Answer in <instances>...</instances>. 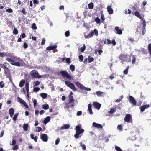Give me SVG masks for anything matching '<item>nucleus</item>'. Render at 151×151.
<instances>
[{"label":"nucleus","instance_id":"31","mask_svg":"<svg viewBox=\"0 0 151 151\" xmlns=\"http://www.w3.org/2000/svg\"><path fill=\"white\" fill-rule=\"evenodd\" d=\"M94 6L92 2H91L88 4V8L90 9H92Z\"/></svg>","mask_w":151,"mask_h":151},{"label":"nucleus","instance_id":"62","mask_svg":"<svg viewBox=\"0 0 151 151\" xmlns=\"http://www.w3.org/2000/svg\"><path fill=\"white\" fill-rule=\"evenodd\" d=\"M16 142L15 140L13 139L12 140V144H11V143H10V144L11 145H12L13 146H14L16 144Z\"/></svg>","mask_w":151,"mask_h":151},{"label":"nucleus","instance_id":"53","mask_svg":"<svg viewBox=\"0 0 151 151\" xmlns=\"http://www.w3.org/2000/svg\"><path fill=\"white\" fill-rule=\"evenodd\" d=\"M94 58H88V61L89 63L92 62L94 60Z\"/></svg>","mask_w":151,"mask_h":151},{"label":"nucleus","instance_id":"13","mask_svg":"<svg viewBox=\"0 0 151 151\" xmlns=\"http://www.w3.org/2000/svg\"><path fill=\"white\" fill-rule=\"evenodd\" d=\"M150 106L149 104L144 105L140 107V111L141 112H143L145 109L148 108Z\"/></svg>","mask_w":151,"mask_h":151},{"label":"nucleus","instance_id":"45","mask_svg":"<svg viewBox=\"0 0 151 151\" xmlns=\"http://www.w3.org/2000/svg\"><path fill=\"white\" fill-rule=\"evenodd\" d=\"M6 12L9 13H12L13 12V10L10 8L6 9Z\"/></svg>","mask_w":151,"mask_h":151},{"label":"nucleus","instance_id":"58","mask_svg":"<svg viewBox=\"0 0 151 151\" xmlns=\"http://www.w3.org/2000/svg\"><path fill=\"white\" fill-rule=\"evenodd\" d=\"M18 148V147L17 145H15L13 148L12 149L13 150H16Z\"/></svg>","mask_w":151,"mask_h":151},{"label":"nucleus","instance_id":"18","mask_svg":"<svg viewBox=\"0 0 151 151\" xmlns=\"http://www.w3.org/2000/svg\"><path fill=\"white\" fill-rule=\"evenodd\" d=\"M57 45H55L52 46H49L47 47L46 49L47 50H53L57 47Z\"/></svg>","mask_w":151,"mask_h":151},{"label":"nucleus","instance_id":"33","mask_svg":"<svg viewBox=\"0 0 151 151\" xmlns=\"http://www.w3.org/2000/svg\"><path fill=\"white\" fill-rule=\"evenodd\" d=\"M148 50L149 51L150 55H151V43H150L148 45Z\"/></svg>","mask_w":151,"mask_h":151},{"label":"nucleus","instance_id":"44","mask_svg":"<svg viewBox=\"0 0 151 151\" xmlns=\"http://www.w3.org/2000/svg\"><path fill=\"white\" fill-rule=\"evenodd\" d=\"M115 148L116 151H122V149L119 147L116 146L115 147Z\"/></svg>","mask_w":151,"mask_h":151},{"label":"nucleus","instance_id":"7","mask_svg":"<svg viewBox=\"0 0 151 151\" xmlns=\"http://www.w3.org/2000/svg\"><path fill=\"white\" fill-rule=\"evenodd\" d=\"M129 57V58L127 61L128 62H131L133 64L134 63L136 60V56L133 55L132 54H130Z\"/></svg>","mask_w":151,"mask_h":151},{"label":"nucleus","instance_id":"23","mask_svg":"<svg viewBox=\"0 0 151 151\" xmlns=\"http://www.w3.org/2000/svg\"><path fill=\"white\" fill-rule=\"evenodd\" d=\"M96 93L99 97L105 95V93L104 92L100 91L96 92Z\"/></svg>","mask_w":151,"mask_h":151},{"label":"nucleus","instance_id":"40","mask_svg":"<svg viewBox=\"0 0 151 151\" xmlns=\"http://www.w3.org/2000/svg\"><path fill=\"white\" fill-rule=\"evenodd\" d=\"M19 113H16L13 117V120L14 121H16L17 120V118L18 116Z\"/></svg>","mask_w":151,"mask_h":151},{"label":"nucleus","instance_id":"61","mask_svg":"<svg viewBox=\"0 0 151 151\" xmlns=\"http://www.w3.org/2000/svg\"><path fill=\"white\" fill-rule=\"evenodd\" d=\"M66 62L68 63H70V59L69 58H66Z\"/></svg>","mask_w":151,"mask_h":151},{"label":"nucleus","instance_id":"38","mask_svg":"<svg viewBox=\"0 0 151 151\" xmlns=\"http://www.w3.org/2000/svg\"><path fill=\"white\" fill-rule=\"evenodd\" d=\"M42 128L40 127H37L36 128V130H35L36 132H40L41 131Z\"/></svg>","mask_w":151,"mask_h":151},{"label":"nucleus","instance_id":"49","mask_svg":"<svg viewBox=\"0 0 151 151\" xmlns=\"http://www.w3.org/2000/svg\"><path fill=\"white\" fill-rule=\"evenodd\" d=\"M79 59L80 61L82 62L83 60V57L82 55H80L79 56Z\"/></svg>","mask_w":151,"mask_h":151},{"label":"nucleus","instance_id":"48","mask_svg":"<svg viewBox=\"0 0 151 151\" xmlns=\"http://www.w3.org/2000/svg\"><path fill=\"white\" fill-rule=\"evenodd\" d=\"M32 28L33 29L36 30L37 29L36 24L35 23H33L32 25Z\"/></svg>","mask_w":151,"mask_h":151},{"label":"nucleus","instance_id":"24","mask_svg":"<svg viewBox=\"0 0 151 151\" xmlns=\"http://www.w3.org/2000/svg\"><path fill=\"white\" fill-rule=\"evenodd\" d=\"M92 105L91 104H89L88 106V110L89 111V113L90 114H92L93 112L91 109Z\"/></svg>","mask_w":151,"mask_h":151},{"label":"nucleus","instance_id":"22","mask_svg":"<svg viewBox=\"0 0 151 151\" xmlns=\"http://www.w3.org/2000/svg\"><path fill=\"white\" fill-rule=\"evenodd\" d=\"M30 136L31 139H33L35 142H37V140L38 139L37 136H36L34 137V135L33 134H30Z\"/></svg>","mask_w":151,"mask_h":151},{"label":"nucleus","instance_id":"64","mask_svg":"<svg viewBox=\"0 0 151 151\" xmlns=\"http://www.w3.org/2000/svg\"><path fill=\"white\" fill-rule=\"evenodd\" d=\"M21 12L23 14H24L26 15L27 12L24 8H23Z\"/></svg>","mask_w":151,"mask_h":151},{"label":"nucleus","instance_id":"54","mask_svg":"<svg viewBox=\"0 0 151 151\" xmlns=\"http://www.w3.org/2000/svg\"><path fill=\"white\" fill-rule=\"evenodd\" d=\"M45 38H42V41L41 44L42 45H45Z\"/></svg>","mask_w":151,"mask_h":151},{"label":"nucleus","instance_id":"52","mask_svg":"<svg viewBox=\"0 0 151 151\" xmlns=\"http://www.w3.org/2000/svg\"><path fill=\"white\" fill-rule=\"evenodd\" d=\"M65 35L66 37H68L70 35V32L69 30L66 31L65 32Z\"/></svg>","mask_w":151,"mask_h":151},{"label":"nucleus","instance_id":"11","mask_svg":"<svg viewBox=\"0 0 151 151\" xmlns=\"http://www.w3.org/2000/svg\"><path fill=\"white\" fill-rule=\"evenodd\" d=\"M40 138L44 142H47L48 140V137L47 134H42L40 135Z\"/></svg>","mask_w":151,"mask_h":151},{"label":"nucleus","instance_id":"21","mask_svg":"<svg viewBox=\"0 0 151 151\" xmlns=\"http://www.w3.org/2000/svg\"><path fill=\"white\" fill-rule=\"evenodd\" d=\"M70 127L69 124H65L62 126L60 128V130H62L64 129H68Z\"/></svg>","mask_w":151,"mask_h":151},{"label":"nucleus","instance_id":"51","mask_svg":"<svg viewBox=\"0 0 151 151\" xmlns=\"http://www.w3.org/2000/svg\"><path fill=\"white\" fill-rule=\"evenodd\" d=\"M117 128L118 129L119 131H122V128L121 125H118L117 126Z\"/></svg>","mask_w":151,"mask_h":151},{"label":"nucleus","instance_id":"36","mask_svg":"<svg viewBox=\"0 0 151 151\" xmlns=\"http://www.w3.org/2000/svg\"><path fill=\"white\" fill-rule=\"evenodd\" d=\"M116 111V108H111L109 111V113H114Z\"/></svg>","mask_w":151,"mask_h":151},{"label":"nucleus","instance_id":"60","mask_svg":"<svg viewBox=\"0 0 151 151\" xmlns=\"http://www.w3.org/2000/svg\"><path fill=\"white\" fill-rule=\"evenodd\" d=\"M33 104L34 107H35L37 104V101L36 99H34L33 101Z\"/></svg>","mask_w":151,"mask_h":151},{"label":"nucleus","instance_id":"8","mask_svg":"<svg viewBox=\"0 0 151 151\" xmlns=\"http://www.w3.org/2000/svg\"><path fill=\"white\" fill-rule=\"evenodd\" d=\"M124 120L125 122H132V118L131 115L130 114H126Z\"/></svg>","mask_w":151,"mask_h":151},{"label":"nucleus","instance_id":"1","mask_svg":"<svg viewBox=\"0 0 151 151\" xmlns=\"http://www.w3.org/2000/svg\"><path fill=\"white\" fill-rule=\"evenodd\" d=\"M81 124H80L76 126V134L74 135V137L76 139H78L80 137L84 132V130L81 128Z\"/></svg>","mask_w":151,"mask_h":151},{"label":"nucleus","instance_id":"12","mask_svg":"<svg viewBox=\"0 0 151 151\" xmlns=\"http://www.w3.org/2000/svg\"><path fill=\"white\" fill-rule=\"evenodd\" d=\"M129 101L134 106L136 105L137 101L134 99V98L132 96H129Z\"/></svg>","mask_w":151,"mask_h":151},{"label":"nucleus","instance_id":"26","mask_svg":"<svg viewBox=\"0 0 151 151\" xmlns=\"http://www.w3.org/2000/svg\"><path fill=\"white\" fill-rule=\"evenodd\" d=\"M25 83V81L24 80H21L19 82V86L20 87H22L24 86V84Z\"/></svg>","mask_w":151,"mask_h":151},{"label":"nucleus","instance_id":"59","mask_svg":"<svg viewBox=\"0 0 151 151\" xmlns=\"http://www.w3.org/2000/svg\"><path fill=\"white\" fill-rule=\"evenodd\" d=\"M60 139L58 137L57 138V139L55 141V145H58L59 143V142H60Z\"/></svg>","mask_w":151,"mask_h":151},{"label":"nucleus","instance_id":"10","mask_svg":"<svg viewBox=\"0 0 151 151\" xmlns=\"http://www.w3.org/2000/svg\"><path fill=\"white\" fill-rule=\"evenodd\" d=\"M31 75L32 77L34 78H37L38 77V73L37 71L36 70H34L31 71L30 72ZM39 77L40 78V76H39Z\"/></svg>","mask_w":151,"mask_h":151},{"label":"nucleus","instance_id":"4","mask_svg":"<svg viewBox=\"0 0 151 151\" xmlns=\"http://www.w3.org/2000/svg\"><path fill=\"white\" fill-rule=\"evenodd\" d=\"M75 83L76 86L78 87L81 90H85L87 91H90L91 90V88L85 87L82 84L78 82H76Z\"/></svg>","mask_w":151,"mask_h":151},{"label":"nucleus","instance_id":"63","mask_svg":"<svg viewBox=\"0 0 151 151\" xmlns=\"http://www.w3.org/2000/svg\"><path fill=\"white\" fill-rule=\"evenodd\" d=\"M25 34L24 33H23L21 34L20 37L22 38H24L26 37Z\"/></svg>","mask_w":151,"mask_h":151},{"label":"nucleus","instance_id":"19","mask_svg":"<svg viewBox=\"0 0 151 151\" xmlns=\"http://www.w3.org/2000/svg\"><path fill=\"white\" fill-rule=\"evenodd\" d=\"M9 113L10 117L12 118L14 114V110L13 108H11L9 110Z\"/></svg>","mask_w":151,"mask_h":151},{"label":"nucleus","instance_id":"3","mask_svg":"<svg viewBox=\"0 0 151 151\" xmlns=\"http://www.w3.org/2000/svg\"><path fill=\"white\" fill-rule=\"evenodd\" d=\"M57 74L62 76L64 78L70 79H71V76L66 71H61L57 73Z\"/></svg>","mask_w":151,"mask_h":151},{"label":"nucleus","instance_id":"16","mask_svg":"<svg viewBox=\"0 0 151 151\" xmlns=\"http://www.w3.org/2000/svg\"><path fill=\"white\" fill-rule=\"evenodd\" d=\"M115 30L116 32V33L117 34L119 35H121L122 34V31L118 27H116L115 28Z\"/></svg>","mask_w":151,"mask_h":151},{"label":"nucleus","instance_id":"28","mask_svg":"<svg viewBox=\"0 0 151 151\" xmlns=\"http://www.w3.org/2000/svg\"><path fill=\"white\" fill-rule=\"evenodd\" d=\"M29 125L27 124H24L23 126V128L24 130L25 131L28 130Z\"/></svg>","mask_w":151,"mask_h":151},{"label":"nucleus","instance_id":"57","mask_svg":"<svg viewBox=\"0 0 151 151\" xmlns=\"http://www.w3.org/2000/svg\"><path fill=\"white\" fill-rule=\"evenodd\" d=\"M125 12L126 14H130L131 12V11L129 9L127 10V9H126L125 10Z\"/></svg>","mask_w":151,"mask_h":151},{"label":"nucleus","instance_id":"47","mask_svg":"<svg viewBox=\"0 0 151 151\" xmlns=\"http://www.w3.org/2000/svg\"><path fill=\"white\" fill-rule=\"evenodd\" d=\"M86 46L85 45H84L83 47L81 48V52H83L85 50Z\"/></svg>","mask_w":151,"mask_h":151},{"label":"nucleus","instance_id":"29","mask_svg":"<svg viewBox=\"0 0 151 151\" xmlns=\"http://www.w3.org/2000/svg\"><path fill=\"white\" fill-rule=\"evenodd\" d=\"M40 95L43 99H46L47 96V94L45 93H41L40 94Z\"/></svg>","mask_w":151,"mask_h":151},{"label":"nucleus","instance_id":"15","mask_svg":"<svg viewBox=\"0 0 151 151\" xmlns=\"http://www.w3.org/2000/svg\"><path fill=\"white\" fill-rule=\"evenodd\" d=\"M92 125L93 126L96 128L101 129L103 127L101 124L96 123L95 122H93L92 124Z\"/></svg>","mask_w":151,"mask_h":151},{"label":"nucleus","instance_id":"6","mask_svg":"<svg viewBox=\"0 0 151 151\" xmlns=\"http://www.w3.org/2000/svg\"><path fill=\"white\" fill-rule=\"evenodd\" d=\"M65 84L68 87L70 88L71 89L74 91H76L77 89L74 85L73 83H70L68 81H65Z\"/></svg>","mask_w":151,"mask_h":151},{"label":"nucleus","instance_id":"46","mask_svg":"<svg viewBox=\"0 0 151 151\" xmlns=\"http://www.w3.org/2000/svg\"><path fill=\"white\" fill-rule=\"evenodd\" d=\"M4 86V83L3 81L0 82V87L1 88H3Z\"/></svg>","mask_w":151,"mask_h":151},{"label":"nucleus","instance_id":"32","mask_svg":"<svg viewBox=\"0 0 151 151\" xmlns=\"http://www.w3.org/2000/svg\"><path fill=\"white\" fill-rule=\"evenodd\" d=\"M129 68V66L127 67L123 71V73L124 74L127 75L128 73V70Z\"/></svg>","mask_w":151,"mask_h":151},{"label":"nucleus","instance_id":"37","mask_svg":"<svg viewBox=\"0 0 151 151\" xmlns=\"http://www.w3.org/2000/svg\"><path fill=\"white\" fill-rule=\"evenodd\" d=\"M104 44H106V43H107V44H110L111 43V41L110 40L108 39H107L106 40V39H105V40L104 41Z\"/></svg>","mask_w":151,"mask_h":151},{"label":"nucleus","instance_id":"5","mask_svg":"<svg viewBox=\"0 0 151 151\" xmlns=\"http://www.w3.org/2000/svg\"><path fill=\"white\" fill-rule=\"evenodd\" d=\"M94 33L96 36H97L98 35V31L96 29H95L94 30H91L87 35H85L84 37L86 39L92 37Z\"/></svg>","mask_w":151,"mask_h":151},{"label":"nucleus","instance_id":"34","mask_svg":"<svg viewBox=\"0 0 151 151\" xmlns=\"http://www.w3.org/2000/svg\"><path fill=\"white\" fill-rule=\"evenodd\" d=\"M17 99H18V101L21 104H23V103H24V102H25V101H24L21 98H20L19 97H18L17 98Z\"/></svg>","mask_w":151,"mask_h":151},{"label":"nucleus","instance_id":"35","mask_svg":"<svg viewBox=\"0 0 151 151\" xmlns=\"http://www.w3.org/2000/svg\"><path fill=\"white\" fill-rule=\"evenodd\" d=\"M42 108L45 110H47L49 109V106L48 104H44L42 105Z\"/></svg>","mask_w":151,"mask_h":151},{"label":"nucleus","instance_id":"9","mask_svg":"<svg viewBox=\"0 0 151 151\" xmlns=\"http://www.w3.org/2000/svg\"><path fill=\"white\" fill-rule=\"evenodd\" d=\"M128 55L127 54L124 55L123 54H120L119 56L120 60H122V62H124L126 61V59L127 58Z\"/></svg>","mask_w":151,"mask_h":151},{"label":"nucleus","instance_id":"30","mask_svg":"<svg viewBox=\"0 0 151 151\" xmlns=\"http://www.w3.org/2000/svg\"><path fill=\"white\" fill-rule=\"evenodd\" d=\"M69 68L72 72H73L75 70V67L74 65L72 64L70 65Z\"/></svg>","mask_w":151,"mask_h":151},{"label":"nucleus","instance_id":"42","mask_svg":"<svg viewBox=\"0 0 151 151\" xmlns=\"http://www.w3.org/2000/svg\"><path fill=\"white\" fill-rule=\"evenodd\" d=\"M80 145L81 146L82 149L84 150L86 149V147L85 145L84 144H83L82 142L80 143Z\"/></svg>","mask_w":151,"mask_h":151},{"label":"nucleus","instance_id":"17","mask_svg":"<svg viewBox=\"0 0 151 151\" xmlns=\"http://www.w3.org/2000/svg\"><path fill=\"white\" fill-rule=\"evenodd\" d=\"M134 14L136 16L139 18L141 20H143V18L140 15V13L139 12L137 11H135L134 13Z\"/></svg>","mask_w":151,"mask_h":151},{"label":"nucleus","instance_id":"27","mask_svg":"<svg viewBox=\"0 0 151 151\" xmlns=\"http://www.w3.org/2000/svg\"><path fill=\"white\" fill-rule=\"evenodd\" d=\"M25 88L27 93L28 96H29V84L28 83H27L25 84Z\"/></svg>","mask_w":151,"mask_h":151},{"label":"nucleus","instance_id":"2","mask_svg":"<svg viewBox=\"0 0 151 151\" xmlns=\"http://www.w3.org/2000/svg\"><path fill=\"white\" fill-rule=\"evenodd\" d=\"M6 60L10 63L12 65L19 67L20 66V64L19 62H15L17 60L16 58L15 57L13 56L10 58H7L6 59Z\"/></svg>","mask_w":151,"mask_h":151},{"label":"nucleus","instance_id":"25","mask_svg":"<svg viewBox=\"0 0 151 151\" xmlns=\"http://www.w3.org/2000/svg\"><path fill=\"white\" fill-rule=\"evenodd\" d=\"M50 120V116H47L45 118L44 121V124H46L48 123Z\"/></svg>","mask_w":151,"mask_h":151},{"label":"nucleus","instance_id":"41","mask_svg":"<svg viewBox=\"0 0 151 151\" xmlns=\"http://www.w3.org/2000/svg\"><path fill=\"white\" fill-rule=\"evenodd\" d=\"M95 21L97 24H99L100 23V20L98 17H96L95 19Z\"/></svg>","mask_w":151,"mask_h":151},{"label":"nucleus","instance_id":"55","mask_svg":"<svg viewBox=\"0 0 151 151\" xmlns=\"http://www.w3.org/2000/svg\"><path fill=\"white\" fill-rule=\"evenodd\" d=\"M28 47V45L27 43L25 42L24 43L23 47L24 49H26Z\"/></svg>","mask_w":151,"mask_h":151},{"label":"nucleus","instance_id":"56","mask_svg":"<svg viewBox=\"0 0 151 151\" xmlns=\"http://www.w3.org/2000/svg\"><path fill=\"white\" fill-rule=\"evenodd\" d=\"M9 63L6 62H5L3 64V65L6 69H7L9 67H7V65H9Z\"/></svg>","mask_w":151,"mask_h":151},{"label":"nucleus","instance_id":"14","mask_svg":"<svg viewBox=\"0 0 151 151\" xmlns=\"http://www.w3.org/2000/svg\"><path fill=\"white\" fill-rule=\"evenodd\" d=\"M93 105L95 108L98 110L99 109L101 106V104L97 102H94Z\"/></svg>","mask_w":151,"mask_h":151},{"label":"nucleus","instance_id":"39","mask_svg":"<svg viewBox=\"0 0 151 151\" xmlns=\"http://www.w3.org/2000/svg\"><path fill=\"white\" fill-rule=\"evenodd\" d=\"M7 55V54L6 52L0 53V57H4Z\"/></svg>","mask_w":151,"mask_h":151},{"label":"nucleus","instance_id":"50","mask_svg":"<svg viewBox=\"0 0 151 151\" xmlns=\"http://www.w3.org/2000/svg\"><path fill=\"white\" fill-rule=\"evenodd\" d=\"M40 90V88L39 87L35 88L33 89V91L35 92H37Z\"/></svg>","mask_w":151,"mask_h":151},{"label":"nucleus","instance_id":"20","mask_svg":"<svg viewBox=\"0 0 151 151\" xmlns=\"http://www.w3.org/2000/svg\"><path fill=\"white\" fill-rule=\"evenodd\" d=\"M107 9L108 12L109 14H113V11L111 6H108L107 7Z\"/></svg>","mask_w":151,"mask_h":151},{"label":"nucleus","instance_id":"43","mask_svg":"<svg viewBox=\"0 0 151 151\" xmlns=\"http://www.w3.org/2000/svg\"><path fill=\"white\" fill-rule=\"evenodd\" d=\"M13 33L14 35H17L18 34V31L16 28H15L14 29Z\"/></svg>","mask_w":151,"mask_h":151}]
</instances>
